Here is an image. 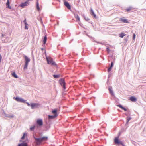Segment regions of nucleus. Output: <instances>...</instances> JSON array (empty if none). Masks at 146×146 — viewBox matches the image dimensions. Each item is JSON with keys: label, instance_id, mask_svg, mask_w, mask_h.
I'll return each instance as SVG.
<instances>
[{"label": "nucleus", "instance_id": "nucleus-12", "mask_svg": "<svg viewBox=\"0 0 146 146\" xmlns=\"http://www.w3.org/2000/svg\"><path fill=\"white\" fill-rule=\"evenodd\" d=\"M130 100L132 102H135L137 100L136 98L134 96H132L130 98Z\"/></svg>", "mask_w": 146, "mask_h": 146}, {"label": "nucleus", "instance_id": "nucleus-26", "mask_svg": "<svg viewBox=\"0 0 146 146\" xmlns=\"http://www.w3.org/2000/svg\"><path fill=\"white\" fill-rule=\"evenodd\" d=\"M35 126H33L31 127L30 128V130L31 131H32L35 128Z\"/></svg>", "mask_w": 146, "mask_h": 146}, {"label": "nucleus", "instance_id": "nucleus-28", "mask_svg": "<svg viewBox=\"0 0 146 146\" xmlns=\"http://www.w3.org/2000/svg\"><path fill=\"white\" fill-rule=\"evenodd\" d=\"M109 90L110 91V93H111V94L113 95V91L111 89H109Z\"/></svg>", "mask_w": 146, "mask_h": 146}, {"label": "nucleus", "instance_id": "nucleus-25", "mask_svg": "<svg viewBox=\"0 0 146 146\" xmlns=\"http://www.w3.org/2000/svg\"><path fill=\"white\" fill-rule=\"evenodd\" d=\"M28 63H25V66L24 67V69H26L27 68V66H28Z\"/></svg>", "mask_w": 146, "mask_h": 146}, {"label": "nucleus", "instance_id": "nucleus-6", "mask_svg": "<svg viewBox=\"0 0 146 146\" xmlns=\"http://www.w3.org/2000/svg\"><path fill=\"white\" fill-rule=\"evenodd\" d=\"M15 99L16 101L21 102H25V101L23 99L18 97H16Z\"/></svg>", "mask_w": 146, "mask_h": 146}, {"label": "nucleus", "instance_id": "nucleus-14", "mask_svg": "<svg viewBox=\"0 0 146 146\" xmlns=\"http://www.w3.org/2000/svg\"><path fill=\"white\" fill-rule=\"evenodd\" d=\"M91 14L92 15L94 18H96V15L94 13L92 9H90Z\"/></svg>", "mask_w": 146, "mask_h": 146}, {"label": "nucleus", "instance_id": "nucleus-7", "mask_svg": "<svg viewBox=\"0 0 146 146\" xmlns=\"http://www.w3.org/2000/svg\"><path fill=\"white\" fill-rule=\"evenodd\" d=\"M64 5L69 9H71V6L69 3L66 1H65L64 2Z\"/></svg>", "mask_w": 146, "mask_h": 146}, {"label": "nucleus", "instance_id": "nucleus-23", "mask_svg": "<svg viewBox=\"0 0 146 146\" xmlns=\"http://www.w3.org/2000/svg\"><path fill=\"white\" fill-rule=\"evenodd\" d=\"M125 35L123 33H121L119 35V36L121 38H123Z\"/></svg>", "mask_w": 146, "mask_h": 146}, {"label": "nucleus", "instance_id": "nucleus-9", "mask_svg": "<svg viewBox=\"0 0 146 146\" xmlns=\"http://www.w3.org/2000/svg\"><path fill=\"white\" fill-rule=\"evenodd\" d=\"M114 142L115 143L120 144L123 145V144L121 142L119 141L118 140V138L116 137L114 139Z\"/></svg>", "mask_w": 146, "mask_h": 146}, {"label": "nucleus", "instance_id": "nucleus-29", "mask_svg": "<svg viewBox=\"0 0 146 146\" xmlns=\"http://www.w3.org/2000/svg\"><path fill=\"white\" fill-rule=\"evenodd\" d=\"M136 36V35L135 34H133V40H134L135 39Z\"/></svg>", "mask_w": 146, "mask_h": 146}, {"label": "nucleus", "instance_id": "nucleus-5", "mask_svg": "<svg viewBox=\"0 0 146 146\" xmlns=\"http://www.w3.org/2000/svg\"><path fill=\"white\" fill-rule=\"evenodd\" d=\"M40 104L38 103H31V106L32 109H34L37 108L39 106Z\"/></svg>", "mask_w": 146, "mask_h": 146}, {"label": "nucleus", "instance_id": "nucleus-35", "mask_svg": "<svg viewBox=\"0 0 146 146\" xmlns=\"http://www.w3.org/2000/svg\"><path fill=\"white\" fill-rule=\"evenodd\" d=\"M2 37H3L4 36V35H3V34H2Z\"/></svg>", "mask_w": 146, "mask_h": 146}, {"label": "nucleus", "instance_id": "nucleus-16", "mask_svg": "<svg viewBox=\"0 0 146 146\" xmlns=\"http://www.w3.org/2000/svg\"><path fill=\"white\" fill-rule=\"evenodd\" d=\"M52 113L54 115H55V117H56L58 116V114H57V110H56L53 111Z\"/></svg>", "mask_w": 146, "mask_h": 146}, {"label": "nucleus", "instance_id": "nucleus-13", "mask_svg": "<svg viewBox=\"0 0 146 146\" xmlns=\"http://www.w3.org/2000/svg\"><path fill=\"white\" fill-rule=\"evenodd\" d=\"M6 5L7 6V8H8L9 9H11V7L9 5V0H7V2L6 3Z\"/></svg>", "mask_w": 146, "mask_h": 146}, {"label": "nucleus", "instance_id": "nucleus-8", "mask_svg": "<svg viewBox=\"0 0 146 146\" xmlns=\"http://www.w3.org/2000/svg\"><path fill=\"white\" fill-rule=\"evenodd\" d=\"M37 124L40 126H41L43 125V121L42 119H38L37 121Z\"/></svg>", "mask_w": 146, "mask_h": 146}, {"label": "nucleus", "instance_id": "nucleus-24", "mask_svg": "<svg viewBox=\"0 0 146 146\" xmlns=\"http://www.w3.org/2000/svg\"><path fill=\"white\" fill-rule=\"evenodd\" d=\"M54 77L55 78H58L59 77V75H53Z\"/></svg>", "mask_w": 146, "mask_h": 146}, {"label": "nucleus", "instance_id": "nucleus-4", "mask_svg": "<svg viewBox=\"0 0 146 146\" xmlns=\"http://www.w3.org/2000/svg\"><path fill=\"white\" fill-rule=\"evenodd\" d=\"M29 4V0H27L25 3H21L20 6L22 8H24L25 6H27Z\"/></svg>", "mask_w": 146, "mask_h": 146}, {"label": "nucleus", "instance_id": "nucleus-17", "mask_svg": "<svg viewBox=\"0 0 146 146\" xmlns=\"http://www.w3.org/2000/svg\"><path fill=\"white\" fill-rule=\"evenodd\" d=\"M117 106L119 107V108H121L122 110H124L125 111H127V109L124 107H123L121 105H118Z\"/></svg>", "mask_w": 146, "mask_h": 146}, {"label": "nucleus", "instance_id": "nucleus-19", "mask_svg": "<svg viewBox=\"0 0 146 146\" xmlns=\"http://www.w3.org/2000/svg\"><path fill=\"white\" fill-rule=\"evenodd\" d=\"M12 76L15 78H18L17 76L16 75V74L15 72H13L12 74Z\"/></svg>", "mask_w": 146, "mask_h": 146}, {"label": "nucleus", "instance_id": "nucleus-30", "mask_svg": "<svg viewBox=\"0 0 146 146\" xmlns=\"http://www.w3.org/2000/svg\"><path fill=\"white\" fill-rule=\"evenodd\" d=\"M111 68H112L111 67H110L108 68V72H109L111 70Z\"/></svg>", "mask_w": 146, "mask_h": 146}, {"label": "nucleus", "instance_id": "nucleus-36", "mask_svg": "<svg viewBox=\"0 0 146 146\" xmlns=\"http://www.w3.org/2000/svg\"><path fill=\"white\" fill-rule=\"evenodd\" d=\"M107 49L108 50H110V49L108 48H107Z\"/></svg>", "mask_w": 146, "mask_h": 146}, {"label": "nucleus", "instance_id": "nucleus-18", "mask_svg": "<svg viewBox=\"0 0 146 146\" xmlns=\"http://www.w3.org/2000/svg\"><path fill=\"white\" fill-rule=\"evenodd\" d=\"M36 7L37 9L38 10V11H39L40 10V8L39 7V3H38V1H37V3H36Z\"/></svg>", "mask_w": 146, "mask_h": 146}, {"label": "nucleus", "instance_id": "nucleus-20", "mask_svg": "<svg viewBox=\"0 0 146 146\" xmlns=\"http://www.w3.org/2000/svg\"><path fill=\"white\" fill-rule=\"evenodd\" d=\"M27 137V135L26 133H24L23 136L21 137L22 139H24L25 137Z\"/></svg>", "mask_w": 146, "mask_h": 146}, {"label": "nucleus", "instance_id": "nucleus-31", "mask_svg": "<svg viewBox=\"0 0 146 146\" xmlns=\"http://www.w3.org/2000/svg\"><path fill=\"white\" fill-rule=\"evenodd\" d=\"M25 24H26V26L25 27V29H28V27H27V23H25Z\"/></svg>", "mask_w": 146, "mask_h": 146}, {"label": "nucleus", "instance_id": "nucleus-33", "mask_svg": "<svg viewBox=\"0 0 146 146\" xmlns=\"http://www.w3.org/2000/svg\"><path fill=\"white\" fill-rule=\"evenodd\" d=\"M13 117V115H11V116H9V117H10V118H12Z\"/></svg>", "mask_w": 146, "mask_h": 146}, {"label": "nucleus", "instance_id": "nucleus-34", "mask_svg": "<svg viewBox=\"0 0 146 146\" xmlns=\"http://www.w3.org/2000/svg\"><path fill=\"white\" fill-rule=\"evenodd\" d=\"M27 105L28 106H31V104H29V103H27Z\"/></svg>", "mask_w": 146, "mask_h": 146}, {"label": "nucleus", "instance_id": "nucleus-11", "mask_svg": "<svg viewBox=\"0 0 146 146\" xmlns=\"http://www.w3.org/2000/svg\"><path fill=\"white\" fill-rule=\"evenodd\" d=\"M24 57L25 61V63H28L30 62V59L26 56H24Z\"/></svg>", "mask_w": 146, "mask_h": 146}, {"label": "nucleus", "instance_id": "nucleus-2", "mask_svg": "<svg viewBox=\"0 0 146 146\" xmlns=\"http://www.w3.org/2000/svg\"><path fill=\"white\" fill-rule=\"evenodd\" d=\"M48 138L47 137H44L42 138H35V139L37 141L41 142L43 141H46L47 140Z\"/></svg>", "mask_w": 146, "mask_h": 146}, {"label": "nucleus", "instance_id": "nucleus-10", "mask_svg": "<svg viewBox=\"0 0 146 146\" xmlns=\"http://www.w3.org/2000/svg\"><path fill=\"white\" fill-rule=\"evenodd\" d=\"M120 21L123 22V23H127L129 22L128 20L127 19H125L124 17L121 18L120 19Z\"/></svg>", "mask_w": 146, "mask_h": 146}, {"label": "nucleus", "instance_id": "nucleus-21", "mask_svg": "<svg viewBox=\"0 0 146 146\" xmlns=\"http://www.w3.org/2000/svg\"><path fill=\"white\" fill-rule=\"evenodd\" d=\"M47 37L46 36H45L44 38V39L43 40V43L44 44H45L46 42Z\"/></svg>", "mask_w": 146, "mask_h": 146}, {"label": "nucleus", "instance_id": "nucleus-27", "mask_svg": "<svg viewBox=\"0 0 146 146\" xmlns=\"http://www.w3.org/2000/svg\"><path fill=\"white\" fill-rule=\"evenodd\" d=\"M56 117H55V115L54 116H51V115H49L48 117L49 119H52Z\"/></svg>", "mask_w": 146, "mask_h": 146}, {"label": "nucleus", "instance_id": "nucleus-22", "mask_svg": "<svg viewBox=\"0 0 146 146\" xmlns=\"http://www.w3.org/2000/svg\"><path fill=\"white\" fill-rule=\"evenodd\" d=\"M75 17L78 21H80V18L78 15H77L76 16H75Z\"/></svg>", "mask_w": 146, "mask_h": 146}, {"label": "nucleus", "instance_id": "nucleus-32", "mask_svg": "<svg viewBox=\"0 0 146 146\" xmlns=\"http://www.w3.org/2000/svg\"><path fill=\"white\" fill-rule=\"evenodd\" d=\"M113 63L112 62L111 63V66L110 67H111L112 68L113 66Z\"/></svg>", "mask_w": 146, "mask_h": 146}, {"label": "nucleus", "instance_id": "nucleus-15", "mask_svg": "<svg viewBox=\"0 0 146 146\" xmlns=\"http://www.w3.org/2000/svg\"><path fill=\"white\" fill-rule=\"evenodd\" d=\"M133 8L132 7H129V8H127L125 10V11L127 12L128 13L130 12L133 9Z\"/></svg>", "mask_w": 146, "mask_h": 146}, {"label": "nucleus", "instance_id": "nucleus-3", "mask_svg": "<svg viewBox=\"0 0 146 146\" xmlns=\"http://www.w3.org/2000/svg\"><path fill=\"white\" fill-rule=\"evenodd\" d=\"M59 82L60 84L62 86L64 89H65V84L64 80L62 79H60L59 80Z\"/></svg>", "mask_w": 146, "mask_h": 146}, {"label": "nucleus", "instance_id": "nucleus-1", "mask_svg": "<svg viewBox=\"0 0 146 146\" xmlns=\"http://www.w3.org/2000/svg\"><path fill=\"white\" fill-rule=\"evenodd\" d=\"M46 60L47 63L49 64H51L52 65H56V64L53 61L52 59L50 57H47Z\"/></svg>", "mask_w": 146, "mask_h": 146}]
</instances>
